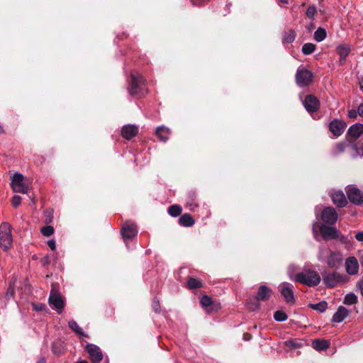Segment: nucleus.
<instances>
[{"mask_svg": "<svg viewBox=\"0 0 363 363\" xmlns=\"http://www.w3.org/2000/svg\"><path fill=\"white\" fill-rule=\"evenodd\" d=\"M294 281L309 287L318 286L320 281V276L311 269L304 268L302 272L294 275Z\"/></svg>", "mask_w": 363, "mask_h": 363, "instance_id": "nucleus-1", "label": "nucleus"}, {"mask_svg": "<svg viewBox=\"0 0 363 363\" xmlns=\"http://www.w3.org/2000/svg\"><path fill=\"white\" fill-rule=\"evenodd\" d=\"M128 93L136 97H142L147 93L145 80L138 72H132L130 82L128 87Z\"/></svg>", "mask_w": 363, "mask_h": 363, "instance_id": "nucleus-2", "label": "nucleus"}, {"mask_svg": "<svg viewBox=\"0 0 363 363\" xmlns=\"http://www.w3.org/2000/svg\"><path fill=\"white\" fill-rule=\"evenodd\" d=\"M11 189L14 192L27 194L29 185L25 177L21 173H15L11 177Z\"/></svg>", "mask_w": 363, "mask_h": 363, "instance_id": "nucleus-3", "label": "nucleus"}, {"mask_svg": "<svg viewBox=\"0 0 363 363\" xmlns=\"http://www.w3.org/2000/svg\"><path fill=\"white\" fill-rule=\"evenodd\" d=\"M347 199L356 206L363 204V192L355 185H348L345 188Z\"/></svg>", "mask_w": 363, "mask_h": 363, "instance_id": "nucleus-4", "label": "nucleus"}, {"mask_svg": "<svg viewBox=\"0 0 363 363\" xmlns=\"http://www.w3.org/2000/svg\"><path fill=\"white\" fill-rule=\"evenodd\" d=\"M12 243L11 226L8 223H3L0 225V247L8 249Z\"/></svg>", "mask_w": 363, "mask_h": 363, "instance_id": "nucleus-5", "label": "nucleus"}, {"mask_svg": "<svg viewBox=\"0 0 363 363\" xmlns=\"http://www.w3.org/2000/svg\"><path fill=\"white\" fill-rule=\"evenodd\" d=\"M313 73L304 67H298L296 73V82L298 86L309 85L313 79Z\"/></svg>", "mask_w": 363, "mask_h": 363, "instance_id": "nucleus-6", "label": "nucleus"}, {"mask_svg": "<svg viewBox=\"0 0 363 363\" xmlns=\"http://www.w3.org/2000/svg\"><path fill=\"white\" fill-rule=\"evenodd\" d=\"M319 230L325 240H334L337 238H340V240H342L343 237L341 235L340 232L335 227L321 224L319 225Z\"/></svg>", "mask_w": 363, "mask_h": 363, "instance_id": "nucleus-7", "label": "nucleus"}, {"mask_svg": "<svg viewBox=\"0 0 363 363\" xmlns=\"http://www.w3.org/2000/svg\"><path fill=\"white\" fill-rule=\"evenodd\" d=\"M337 213L335 209L331 206L325 207L321 212V219L325 224L332 225L337 220Z\"/></svg>", "mask_w": 363, "mask_h": 363, "instance_id": "nucleus-8", "label": "nucleus"}, {"mask_svg": "<svg viewBox=\"0 0 363 363\" xmlns=\"http://www.w3.org/2000/svg\"><path fill=\"white\" fill-rule=\"evenodd\" d=\"M329 196L333 203L338 208H343L346 206L348 203L345 194L341 190L333 189L330 191Z\"/></svg>", "mask_w": 363, "mask_h": 363, "instance_id": "nucleus-9", "label": "nucleus"}, {"mask_svg": "<svg viewBox=\"0 0 363 363\" xmlns=\"http://www.w3.org/2000/svg\"><path fill=\"white\" fill-rule=\"evenodd\" d=\"M138 231L137 225L133 223L125 225L121 228V233L126 246H128V242L137 235Z\"/></svg>", "mask_w": 363, "mask_h": 363, "instance_id": "nucleus-10", "label": "nucleus"}, {"mask_svg": "<svg viewBox=\"0 0 363 363\" xmlns=\"http://www.w3.org/2000/svg\"><path fill=\"white\" fill-rule=\"evenodd\" d=\"M347 123L342 120L333 119L328 125L329 130L333 133L335 138H338L345 131Z\"/></svg>", "mask_w": 363, "mask_h": 363, "instance_id": "nucleus-11", "label": "nucleus"}, {"mask_svg": "<svg viewBox=\"0 0 363 363\" xmlns=\"http://www.w3.org/2000/svg\"><path fill=\"white\" fill-rule=\"evenodd\" d=\"M280 292L284 298L285 301L288 303H294L295 302L294 295V286L288 282H283L279 286Z\"/></svg>", "mask_w": 363, "mask_h": 363, "instance_id": "nucleus-12", "label": "nucleus"}, {"mask_svg": "<svg viewBox=\"0 0 363 363\" xmlns=\"http://www.w3.org/2000/svg\"><path fill=\"white\" fill-rule=\"evenodd\" d=\"M86 351L88 352L92 363H99L102 360L103 354L98 346L94 344H87Z\"/></svg>", "mask_w": 363, "mask_h": 363, "instance_id": "nucleus-13", "label": "nucleus"}, {"mask_svg": "<svg viewBox=\"0 0 363 363\" xmlns=\"http://www.w3.org/2000/svg\"><path fill=\"white\" fill-rule=\"evenodd\" d=\"M345 281V277L337 272H332L323 277L324 284L329 288H333Z\"/></svg>", "mask_w": 363, "mask_h": 363, "instance_id": "nucleus-14", "label": "nucleus"}, {"mask_svg": "<svg viewBox=\"0 0 363 363\" xmlns=\"http://www.w3.org/2000/svg\"><path fill=\"white\" fill-rule=\"evenodd\" d=\"M305 108L309 113L316 112L320 106L318 99L313 95H307L303 101Z\"/></svg>", "mask_w": 363, "mask_h": 363, "instance_id": "nucleus-15", "label": "nucleus"}, {"mask_svg": "<svg viewBox=\"0 0 363 363\" xmlns=\"http://www.w3.org/2000/svg\"><path fill=\"white\" fill-rule=\"evenodd\" d=\"M49 303L50 306L58 311V312H61L64 308L65 304L64 301L59 293L57 292H51L49 297Z\"/></svg>", "mask_w": 363, "mask_h": 363, "instance_id": "nucleus-16", "label": "nucleus"}, {"mask_svg": "<svg viewBox=\"0 0 363 363\" xmlns=\"http://www.w3.org/2000/svg\"><path fill=\"white\" fill-rule=\"evenodd\" d=\"M343 257L341 253L337 252H330L327 260V264L332 269L339 268L342 263Z\"/></svg>", "mask_w": 363, "mask_h": 363, "instance_id": "nucleus-17", "label": "nucleus"}, {"mask_svg": "<svg viewBox=\"0 0 363 363\" xmlns=\"http://www.w3.org/2000/svg\"><path fill=\"white\" fill-rule=\"evenodd\" d=\"M346 272L350 275H355L359 271V264L354 257H350L345 261Z\"/></svg>", "mask_w": 363, "mask_h": 363, "instance_id": "nucleus-18", "label": "nucleus"}, {"mask_svg": "<svg viewBox=\"0 0 363 363\" xmlns=\"http://www.w3.org/2000/svg\"><path fill=\"white\" fill-rule=\"evenodd\" d=\"M138 133V128L134 125H125L121 130L122 136L126 140H130Z\"/></svg>", "mask_w": 363, "mask_h": 363, "instance_id": "nucleus-19", "label": "nucleus"}, {"mask_svg": "<svg viewBox=\"0 0 363 363\" xmlns=\"http://www.w3.org/2000/svg\"><path fill=\"white\" fill-rule=\"evenodd\" d=\"M363 133V124L357 123L352 125L347 130V135L353 139L359 138Z\"/></svg>", "mask_w": 363, "mask_h": 363, "instance_id": "nucleus-20", "label": "nucleus"}, {"mask_svg": "<svg viewBox=\"0 0 363 363\" xmlns=\"http://www.w3.org/2000/svg\"><path fill=\"white\" fill-rule=\"evenodd\" d=\"M272 294V291L270 288L265 285L260 286L256 295V299L262 301H267L271 297Z\"/></svg>", "mask_w": 363, "mask_h": 363, "instance_id": "nucleus-21", "label": "nucleus"}, {"mask_svg": "<svg viewBox=\"0 0 363 363\" xmlns=\"http://www.w3.org/2000/svg\"><path fill=\"white\" fill-rule=\"evenodd\" d=\"M349 315L348 310L344 306H340L337 311L334 313L332 321L335 323H341Z\"/></svg>", "mask_w": 363, "mask_h": 363, "instance_id": "nucleus-22", "label": "nucleus"}, {"mask_svg": "<svg viewBox=\"0 0 363 363\" xmlns=\"http://www.w3.org/2000/svg\"><path fill=\"white\" fill-rule=\"evenodd\" d=\"M196 194L195 191H189L186 199L185 206L189 211H194L197 208L198 203L196 202Z\"/></svg>", "mask_w": 363, "mask_h": 363, "instance_id": "nucleus-23", "label": "nucleus"}, {"mask_svg": "<svg viewBox=\"0 0 363 363\" xmlns=\"http://www.w3.org/2000/svg\"><path fill=\"white\" fill-rule=\"evenodd\" d=\"M155 135L162 142H167L170 135V130L168 128L161 125L157 128Z\"/></svg>", "mask_w": 363, "mask_h": 363, "instance_id": "nucleus-24", "label": "nucleus"}, {"mask_svg": "<svg viewBox=\"0 0 363 363\" xmlns=\"http://www.w3.org/2000/svg\"><path fill=\"white\" fill-rule=\"evenodd\" d=\"M312 347L317 351H323L330 347V342L325 340L315 339L312 342Z\"/></svg>", "mask_w": 363, "mask_h": 363, "instance_id": "nucleus-25", "label": "nucleus"}, {"mask_svg": "<svg viewBox=\"0 0 363 363\" xmlns=\"http://www.w3.org/2000/svg\"><path fill=\"white\" fill-rule=\"evenodd\" d=\"M350 50H351V48L349 45L342 44L337 47V52L340 57L341 62H343L345 60V59L348 56Z\"/></svg>", "mask_w": 363, "mask_h": 363, "instance_id": "nucleus-26", "label": "nucleus"}, {"mask_svg": "<svg viewBox=\"0 0 363 363\" xmlns=\"http://www.w3.org/2000/svg\"><path fill=\"white\" fill-rule=\"evenodd\" d=\"M179 223L184 227H191L195 223V220L190 214L185 213L180 216Z\"/></svg>", "mask_w": 363, "mask_h": 363, "instance_id": "nucleus-27", "label": "nucleus"}, {"mask_svg": "<svg viewBox=\"0 0 363 363\" xmlns=\"http://www.w3.org/2000/svg\"><path fill=\"white\" fill-rule=\"evenodd\" d=\"M296 36V32L292 29L284 32L282 33V43L289 44L293 43L295 40Z\"/></svg>", "mask_w": 363, "mask_h": 363, "instance_id": "nucleus-28", "label": "nucleus"}, {"mask_svg": "<svg viewBox=\"0 0 363 363\" xmlns=\"http://www.w3.org/2000/svg\"><path fill=\"white\" fill-rule=\"evenodd\" d=\"M327 36L326 30L325 28L319 27L314 33V40L318 43L322 42Z\"/></svg>", "mask_w": 363, "mask_h": 363, "instance_id": "nucleus-29", "label": "nucleus"}, {"mask_svg": "<svg viewBox=\"0 0 363 363\" xmlns=\"http://www.w3.org/2000/svg\"><path fill=\"white\" fill-rule=\"evenodd\" d=\"M68 325L70 328V329L77 335L80 336H86V334L84 333L83 330L78 325L77 323L75 320H69L68 323Z\"/></svg>", "mask_w": 363, "mask_h": 363, "instance_id": "nucleus-30", "label": "nucleus"}, {"mask_svg": "<svg viewBox=\"0 0 363 363\" xmlns=\"http://www.w3.org/2000/svg\"><path fill=\"white\" fill-rule=\"evenodd\" d=\"M309 307L315 311L323 313L327 309L328 303L326 301H323L317 303H310Z\"/></svg>", "mask_w": 363, "mask_h": 363, "instance_id": "nucleus-31", "label": "nucleus"}, {"mask_svg": "<svg viewBox=\"0 0 363 363\" xmlns=\"http://www.w3.org/2000/svg\"><path fill=\"white\" fill-rule=\"evenodd\" d=\"M186 284H187L188 288L190 289H199V288L202 287V286H203V284L200 280L193 278V277L189 278Z\"/></svg>", "mask_w": 363, "mask_h": 363, "instance_id": "nucleus-32", "label": "nucleus"}, {"mask_svg": "<svg viewBox=\"0 0 363 363\" xmlns=\"http://www.w3.org/2000/svg\"><path fill=\"white\" fill-rule=\"evenodd\" d=\"M182 211V208L179 205H172L168 208V213L172 217L179 216Z\"/></svg>", "mask_w": 363, "mask_h": 363, "instance_id": "nucleus-33", "label": "nucleus"}, {"mask_svg": "<svg viewBox=\"0 0 363 363\" xmlns=\"http://www.w3.org/2000/svg\"><path fill=\"white\" fill-rule=\"evenodd\" d=\"M357 302V296L354 293L346 294L344 298V303L347 305H352Z\"/></svg>", "mask_w": 363, "mask_h": 363, "instance_id": "nucleus-34", "label": "nucleus"}, {"mask_svg": "<svg viewBox=\"0 0 363 363\" xmlns=\"http://www.w3.org/2000/svg\"><path fill=\"white\" fill-rule=\"evenodd\" d=\"M315 45L311 43H305L302 46V52L306 55L313 53L315 51Z\"/></svg>", "mask_w": 363, "mask_h": 363, "instance_id": "nucleus-35", "label": "nucleus"}, {"mask_svg": "<svg viewBox=\"0 0 363 363\" xmlns=\"http://www.w3.org/2000/svg\"><path fill=\"white\" fill-rule=\"evenodd\" d=\"M287 315L282 311H277L274 313V318L277 322H284L287 320Z\"/></svg>", "mask_w": 363, "mask_h": 363, "instance_id": "nucleus-36", "label": "nucleus"}, {"mask_svg": "<svg viewBox=\"0 0 363 363\" xmlns=\"http://www.w3.org/2000/svg\"><path fill=\"white\" fill-rule=\"evenodd\" d=\"M286 345L291 348H299L303 345V342L298 340H290L286 342Z\"/></svg>", "mask_w": 363, "mask_h": 363, "instance_id": "nucleus-37", "label": "nucleus"}, {"mask_svg": "<svg viewBox=\"0 0 363 363\" xmlns=\"http://www.w3.org/2000/svg\"><path fill=\"white\" fill-rule=\"evenodd\" d=\"M317 13V9L315 5H310L307 11L306 12V15L308 18H309L311 20H313L315 18V16Z\"/></svg>", "mask_w": 363, "mask_h": 363, "instance_id": "nucleus-38", "label": "nucleus"}, {"mask_svg": "<svg viewBox=\"0 0 363 363\" xmlns=\"http://www.w3.org/2000/svg\"><path fill=\"white\" fill-rule=\"evenodd\" d=\"M347 144L345 143H338L334 147V154L337 155L343 152L345 150Z\"/></svg>", "mask_w": 363, "mask_h": 363, "instance_id": "nucleus-39", "label": "nucleus"}, {"mask_svg": "<svg viewBox=\"0 0 363 363\" xmlns=\"http://www.w3.org/2000/svg\"><path fill=\"white\" fill-rule=\"evenodd\" d=\"M41 233L46 237H49L54 233V228L51 225H46L41 228Z\"/></svg>", "mask_w": 363, "mask_h": 363, "instance_id": "nucleus-40", "label": "nucleus"}, {"mask_svg": "<svg viewBox=\"0 0 363 363\" xmlns=\"http://www.w3.org/2000/svg\"><path fill=\"white\" fill-rule=\"evenodd\" d=\"M200 303L203 307L207 308L212 304V300L210 296L204 295L201 297Z\"/></svg>", "mask_w": 363, "mask_h": 363, "instance_id": "nucleus-41", "label": "nucleus"}, {"mask_svg": "<svg viewBox=\"0 0 363 363\" xmlns=\"http://www.w3.org/2000/svg\"><path fill=\"white\" fill-rule=\"evenodd\" d=\"M21 197L20 196L15 195L12 197L11 203H12V206L14 208H17L21 204Z\"/></svg>", "mask_w": 363, "mask_h": 363, "instance_id": "nucleus-42", "label": "nucleus"}, {"mask_svg": "<svg viewBox=\"0 0 363 363\" xmlns=\"http://www.w3.org/2000/svg\"><path fill=\"white\" fill-rule=\"evenodd\" d=\"M358 108L357 109H350L347 112V116L350 118H356L359 116Z\"/></svg>", "mask_w": 363, "mask_h": 363, "instance_id": "nucleus-43", "label": "nucleus"}, {"mask_svg": "<svg viewBox=\"0 0 363 363\" xmlns=\"http://www.w3.org/2000/svg\"><path fill=\"white\" fill-rule=\"evenodd\" d=\"M13 295H14V291H13V289L11 286V284H9V289L7 290L6 294V298L7 299H9L10 298H13Z\"/></svg>", "mask_w": 363, "mask_h": 363, "instance_id": "nucleus-44", "label": "nucleus"}, {"mask_svg": "<svg viewBox=\"0 0 363 363\" xmlns=\"http://www.w3.org/2000/svg\"><path fill=\"white\" fill-rule=\"evenodd\" d=\"M153 310L158 313L160 311V302L159 300L157 298H155L152 303Z\"/></svg>", "mask_w": 363, "mask_h": 363, "instance_id": "nucleus-45", "label": "nucleus"}, {"mask_svg": "<svg viewBox=\"0 0 363 363\" xmlns=\"http://www.w3.org/2000/svg\"><path fill=\"white\" fill-rule=\"evenodd\" d=\"M56 345H57V342H53L52 344V352L55 354H60L61 352V350L60 347H57Z\"/></svg>", "mask_w": 363, "mask_h": 363, "instance_id": "nucleus-46", "label": "nucleus"}, {"mask_svg": "<svg viewBox=\"0 0 363 363\" xmlns=\"http://www.w3.org/2000/svg\"><path fill=\"white\" fill-rule=\"evenodd\" d=\"M294 267L293 265H291L288 267V275L291 280L294 281L293 274H294Z\"/></svg>", "mask_w": 363, "mask_h": 363, "instance_id": "nucleus-47", "label": "nucleus"}, {"mask_svg": "<svg viewBox=\"0 0 363 363\" xmlns=\"http://www.w3.org/2000/svg\"><path fill=\"white\" fill-rule=\"evenodd\" d=\"M48 245L52 250H55L56 249L55 241L53 239L48 241Z\"/></svg>", "mask_w": 363, "mask_h": 363, "instance_id": "nucleus-48", "label": "nucleus"}, {"mask_svg": "<svg viewBox=\"0 0 363 363\" xmlns=\"http://www.w3.org/2000/svg\"><path fill=\"white\" fill-rule=\"evenodd\" d=\"M355 238L360 242H363V231H360L356 233Z\"/></svg>", "mask_w": 363, "mask_h": 363, "instance_id": "nucleus-49", "label": "nucleus"}, {"mask_svg": "<svg viewBox=\"0 0 363 363\" xmlns=\"http://www.w3.org/2000/svg\"><path fill=\"white\" fill-rule=\"evenodd\" d=\"M357 286L359 287L361 294L363 296V277L357 282Z\"/></svg>", "mask_w": 363, "mask_h": 363, "instance_id": "nucleus-50", "label": "nucleus"}, {"mask_svg": "<svg viewBox=\"0 0 363 363\" xmlns=\"http://www.w3.org/2000/svg\"><path fill=\"white\" fill-rule=\"evenodd\" d=\"M208 1V0H191V2L193 4V5H194V6H199L201 4H203L206 1Z\"/></svg>", "mask_w": 363, "mask_h": 363, "instance_id": "nucleus-51", "label": "nucleus"}, {"mask_svg": "<svg viewBox=\"0 0 363 363\" xmlns=\"http://www.w3.org/2000/svg\"><path fill=\"white\" fill-rule=\"evenodd\" d=\"M359 116L363 118V103L360 104L358 106V111Z\"/></svg>", "mask_w": 363, "mask_h": 363, "instance_id": "nucleus-52", "label": "nucleus"}, {"mask_svg": "<svg viewBox=\"0 0 363 363\" xmlns=\"http://www.w3.org/2000/svg\"><path fill=\"white\" fill-rule=\"evenodd\" d=\"M313 234H314V237H315V239L317 240H319V237L317 234V232L315 230V226L313 225Z\"/></svg>", "mask_w": 363, "mask_h": 363, "instance_id": "nucleus-53", "label": "nucleus"}, {"mask_svg": "<svg viewBox=\"0 0 363 363\" xmlns=\"http://www.w3.org/2000/svg\"><path fill=\"white\" fill-rule=\"evenodd\" d=\"M352 148L354 149V151H355V152H356V154H355L354 157H356V156L359 155V152H358V149H357V146H356L355 145H354L352 146Z\"/></svg>", "mask_w": 363, "mask_h": 363, "instance_id": "nucleus-54", "label": "nucleus"}, {"mask_svg": "<svg viewBox=\"0 0 363 363\" xmlns=\"http://www.w3.org/2000/svg\"><path fill=\"white\" fill-rule=\"evenodd\" d=\"M36 363H46L45 357H41Z\"/></svg>", "mask_w": 363, "mask_h": 363, "instance_id": "nucleus-55", "label": "nucleus"}, {"mask_svg": "<svg viewBox=\"0 0 363 363\" xmlns=\"http://www.w3.org/2000/svg\"><path fill=\"white\" fill-rule=\"evenodd\" d=\"M360 89L363 91V78L359 80Z\"/></svg>", "mask_w": 363, "mask_h": 363, "instance_id": "nucleus-56", "label": "nucleus"}, {"mask_svg": "<svg viewBox=\"0 0 363 363\" xmlns=\"http://www.w3.org/2000/svg\"><path fill=\"white\" fill-rule=\"evenodd\" d=\"M323 251V248H320V255L318 256L319 259H320L321 253Z\"/></svg>", "mask_w": 363, "mask_h": 363, "instance_id": "nucleus-57", "label": "nucleus"}, {"mask_svg": "<svg viewBox=\"0 0 363 363\" xmlns=\"http://www.w3.org/2000/svg\"><path fill=\"white\" fill-rule=\"evenodd\" d=\"M282 3L287 4L289 3V0H280Z\"/></svg>", "mask_w": 363, "mask_h": 363, "instance_id": "nucleus-58", "label": "nucleus"}, {"mask_svg": "<svg viewBox=\"0 0 363 363\" xmlns=\"http://www.w3.org/2000/svg\"><path fill=\"white\" fill-rule=\"evenodd\" d=\"M361 151H362V156H363V143H362V145L361 147Z\"/></svg>", "mask_w": 363, "mask_h": 363, "instance_id": "nucleus-59", "label": "nucleus"}, {"mask_svg": "<svg viewBox=\"0 0 363 363\" xmlns=\"http://www.w3.org/2000/svg\"><path fill=\"white\" fill-rule=\"evenodd\" d=\"M4 132V130H3V128L1 127V125H0V133H2Z\"/></svg>", "mask_w": 363, "mask_h": 363, "instance_id": "nucleus-60", "label": "nucleus"}]
</instances>
